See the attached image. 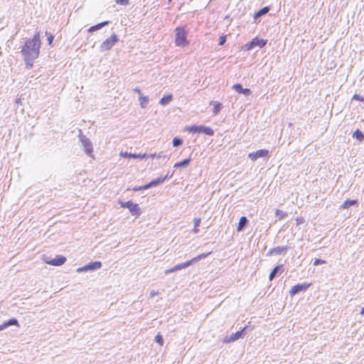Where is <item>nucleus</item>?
Returning <instances> with one entry per match:
<instances>
[{
	"instance_id": "f257e3e1",
	"label": "nucleus",
	"mask_w": 364,
	"mask_h": 364,
	"mask_svg": "<svg viewBox=\"0 0 364 364\" xmlns=\"http://www.w3.org/2000/svg\"><path fill=\"white\" fill-rule=\"evenodd\" d=\"M41 41L38 32L36 33L32 38L28 39L22 46L21 53L23 57H32L38 58L40 53Z\"/></svg>"
},
{
	"instance_id": "f03ea898",
	"label": "nucleus",
	"mask_w": 364,
	"mask_h": 364,
	"mask_svg": "<svg viewBox=\"0 0 364 364\" xmlns=\"http://www.w3.org/2000/svg\"><path fill=\"white\" fill-rule=\"evenodd\" d=\"M175 43L177 46L185 47L188 45V41L186 39L187 32L184 28L177 27L175 29Z\"/></svg>"
},
{
	"instance_id": "7ed1b4c3",
	"label": "nucleus",
	"mask_w": 364,
	"mask_h": 364,
	"mask_svg": "<svg viewBox=\"0 0 364 364\" xmlns=\"http://www.w3.org/2000/svg\"><path fill=\"white\" fill-rule=\"evenodd\" d=\"M80 132L79 140L84 149V151L88 156L94 158L92 155L93 146L92 141L85 135L82 134L81 131H80Z\"/></svg>"
},
{
	"instance_id": "20e7f679",
	"label": "nucleus",
	"mask_w": 364,
	"mask_h": 364,
	"mask_svg": "<svg viewBox=\"0 0 364 364\" xmlns=\"http://www.w3.org/2000/svg\"><path fill=\"white\" fill-rule=\"evenodd\" d=\"M119 204L122 208H128L130 213L132 215H134L136 217L141 215V209L137 203H133L132 200H128L126 202L120 201Z\"/></svg>"
},
{
	"instance_id": "39448f33",
	"label": "nucleus",
	"mask_w": 364,
	"mask_h": 364,
	"mask_svg": "<svg viewBox=\"0 0 364 364\" xmlns=\"http://www.w3.org/2000/svg\"><path fill=\"white\" fill-rule=\"evenodd\" d=\"M118 41V36L113 33L110 38H107L101 43L100 46V51L104 52L110 50Z\"/></svg>"
},
{
	"instance_id": "423d86ee",
	"label": "nucleus",
	"mask_w": 364,
	"mask_h": 364,
	"mask_svg": "<svg viewBox=\"0 0 364 364\" xmlns=\"http://www.w3.org/2000/svg\"><path fill=\"white\" fill-rule=\"evenodd\" d=\"M102 267V263L100 261H95L88 263L87 264L84 265L83 267H78L77 269V272L80 273L82 272H88L93 271L100 269Z\"/></svg>"
},
{
	"instance_id": "0eeeda50",
	"label": "nucleus",
	"mask_w": 364,
	"mask_h": 364,
	"mask_svg": "<svg viewBox=\"0 0 364 364\" xmlns=\"http://www.w3.org/2000/svg\"><path fill=\"white\" fill-rule=\"evenodd\" d=\"M267 40L256 37L245 45V48L247 50H251L256 46L262 48L267 44Z\"/></svg>"
},
{
	"instance_id": "6e6552de",
	"label": "nucleus",
	"mask_w": 364,
	"mask_h": 364,
	"mask_svg": "<svg viewBox=\"0 0 364 364\" xmlns=\"http://www.w3.org/2000/svg\"><path fill=\"white\" fill-rule=\"evenodd\" d=\"M66 257L63 255H57L55 258L50 259L49 257L45 259L46 263L53 266H60L66 262Z\"/></svg>"
},
{
	"instance_id": "1a4fd4ad",
	"label": "nucleus",
	"mask_w": 364,
	"mask_h": 364,
	"mask_svg": "<svg viewBox=\"0 0 364 364\" xmlns=\"http://www.w3.org/2000/svg\"><path fill=\"white\" fill-rule=\"evenodd\" d=\"M310 286L311 284L306 282L302 284H298L291 287V290L289 291V294L291 296H294L299 292L305 291Z\"/></svg>"
},
{
	"instance_id": "9d476101",
	"label": "nucleus",
	"mask_w": 364,
	"mask_h": 364,
	"mask_svg": "<svg viewBox=\"0 0 364 364\" xmlns=\"http://www.w3.org/2000/svg\"><path fill=\"white\" fill-rule=\"evenodd\" d=\"M269 154L267 149H259L248 154V158L252 161H256L259 158L266 157Z\"/></svg>"
},
{
	"instance_id": "9b49d317",
	"label": "nucleus",
	"mask_w": 364,
	"mask_h": 364,
	"mask_svg": "<svg viewBox=\"0 0 364 364\" xmlns=\"http://www.w3.org/2000/svg\"><path fill=\"white\" fill-rule=\"evenodd\" d=\"M245 328H244L243 329H242L240 331H238L235 333H232L230 336H226L224 338L223 342L224 343L234 342V341L242 338L245 336Z\"/></svg>"
},
{
	"instance_id": "f8f14e48",
	"label": "nucleus",
	"mask_w": 364,
	"mask_h": 364,
	"mask_svg": "<svg viewBox=\"0 0 364 364\" xmlns=\"http://www.w3.org/2000/svg\"><path fill=\"white\" fill-rule=\"evenodd\" d=\"M289 247L288 246H281L277 247L274 248H272L267 252V256H273V255H286Z\"/></svg>"
},
{
	"instance_id": "ddd939ff",
	"label": "nucleus",
	"mask_w": 364,
	"mask_h": 364,
	"mask_svg": "<svg viewBox=\"0 0 364 364\" xmlns=\"http://www.w3.org/2000/svg\"><path fill=\"white\" fill-rule=\"evenodd\" d=\"M192 264H193V260H188V261H187L186 262L176 264L173 267H172L171 269H166L165 271V274H168L170 273H172V272H176V271H179V270H181L182 269H185V268L189 267Z\"/></svg>"
},
{
	"instance_id": "4468645a",
	"label": "nucleus",
	"mask_w": 364,
	"mask_h": 364,
	"mask_svg": "<svg viewBox=\"0 0 364 364\" xmlns=\"http://www.w3.org/2000/svg\"><path fill=\"white\" fill-rule=\"evenodd\" d=\"M167 178H168V175H166L164 178L159 177V178H158L156 179L152 180L151 182L145 184L144 188H147L149 189L150 188L157 186L161 184L162 183H164V181Z\"/></svg>"
},
{
	"instance_id": "2eb2a0df",
	"label": "nucleus",
	"mask_w": 364,
	"mask_h": 364,
	"mask_svg": "<svg viewBox=\"0 0 364 364\" xmlns=\"http://www.w3.org/2000/svg\"><path fill=\"white\" fill-rule=\"evenodd\" d=\"M235 92L248 96L251 94V90L248 88H243L240 84H235L232 87Z\"/></svg>"
},
{
	"instance_id": "dca6fc26",
	"label": "nucleus",
	"mask_w": 364,
	"mask_h": 364,
	"mask_svg": "<svg viewBox=\"0 0 364 364\" xmlns=\"http://www.w3.org/2000/svg\"><path fill=\"white\" fill-rule=\"evenodd\" d=\"M10 326H18V321L16 318H12L8 320L7 321L4 322L1 325H0V331H3L8 328Z\"/></svg>"
},
{
	"instance_id": "f3484780",
	"label": "nucleus",
	"mask_w": 364,
	"mask_h": 364,
	"mask_svg": "<svg viewBox=\"0 0 364 364\" xmlns=\"http://www.w3.org/2000/svg\"><path fill=\"white\" fill-rule=\"evenodd\" d=\"M248 223V220L245 216H242L240 218L238 225L237 228V230L238 232L242 231L244 228L247 226Z\"/></svg>"
},
{
	"instance_id": "a211bd4d",
	"label": "nucleus",
	"mask_w": 364,
	"mask_h": 364,
	"mask_svg": "<svg viewBox=\"0 0 364 364\" xmlns=\"http://www.w3.org/2000/svg\"><path fill=\"white\" fill-rule=\"evenodd\" d=\"M270 10L269 6H264L262 9H259L258 11H257L254 15V18L257 20V18H260L261 16L265 15L267 14Z\"/></svg>"
},
{
	"instance_id": "6ab92c4d",
	"label": "nucleus",
	"mask_w": 364,
	"mask_h": 364,
	"mask_svg": "<svg viewBox=\"0 0 364 364\" xmlns=\"http://www.w3.org/2000/svg\"><path fill=\"white\" fill-rule=\"evenodd\" d=\"M109 23V21H103V22H101L100 23H97V24H96L95 26H92L90 27V28L88 29V32L89 33H92L94 31H96L102 28V27L108 25Z\"/></svg>"
},
{
	"instance_id": "aec40b11",
	"label": "nucleus",
	"mask_w": 364,
	"mask_h": 364,
	"mask_svg": "<svg viewBox=\"0 0 364 364\" xmlns=\"http://www.w3.org/2000/svg\"><path fill=\"white\" fill-rule=\"evenodd\" d=\"M282 267H283V265L282 264H279V265H277L272 270V272H270L269 274V279L270 281H272L276 276L277 274L282 272Z\"/></svg>"
},
{
	"instance_id": "412c9836",
	"label": "nucleus",
	"mask_w": 364,
	"mask_h": 364,
	"mask_svg": "<svg viewBox=\"0 0 364 364\" xmlns=\"http://www.w3.org/2000/svg\"><path fill=\"white\" fill-rule=\"evenodd\" d=\"M210 105H213V106H214L213 109V113L215 115L218 114L220 112V110L223 107L222 104L220 102H216V101H212L210 102Z\"/></svg>"
},
{
	"instance_id": "4be33fe9",
	"label": "nucleus",
	"mask_w": 364,
	"mask_h": 364,
	"mask_svg": "<svg viewBox=\"0 0 364 364\" xmlns=\"http://www.w3.org/2000/svg\"><path fill=\"white\" fill-rule=\"evenodd\" d=\"M358 205V200H346L344 201V203L341 205V208L342 209H346L352 205Z\"/></svg>"
},
{
	"instance_id": "5701e85b",
	"label": "nucleus",
	"mask_w": 364,
	"mask_h": 364,
	"mask_svg": "<svg viewBox=\"0 0 364 364\" xmlns=\"http://www.w3.org/2000/svg\"><path fill=\"white\" fill-rule=\"evenodd\" d=\"M173 99V96L172 95H164L159 101V103L163 105V106H166L168 104H169L171 102V101Z\"/></svg>"
},
{
	"instance_id": "b1692460",
	"label": "nucleus",
	"mask_w": 364,
	"mask_h": 364,
	"mask_svg": "<svg viewBox=\"0 0 364 364\" xmlns=\"http://www.w3.org/2000/svg\"><path fill=\"white\" fill-rule=\"evenodd\" d=\"M23 60H24V62L26 64V68L27 69H31L33 65L34 60L36 58H32V57H23Z\"/></svg>"
},
{
	"instance_id": "393cba45",
	"label": "nucleus",
	"mask_w": 364,
	"mask_h": 364,
	"mask_svg": "<svg viewBox=\"0 0 364 364\" xmlns=\"http://www.w3.org/2000/svg\"><path fill=\"white\" fill-rule=\"evenodd\" d=\"M201 128L202 125L198 126V125H193L191 127H188L186 128V130L189 132L190 133H201Z\"/></svg>"
},
{
	"instance_id": "a878e982",
	"label": "nucleus",
	"mask_w": 364,
	"mask_h": 364,
	"mask_svg": "<svg viewBox=\"0 0 364 364\" xmlns=\"http://www.w3.org/2000/svg\"><path fill=\"white\" fill-rule=\"evenodd\" d=\"M191 161V159L190 158L185 159L179 162L176 163L174 164V168L186 167L190 164Z\"/></svg>"
},
{
	"instance_id": "bb28decb",
	"label": "nucleus",
	"mask_w": 364,
	"mask_h": 364,
	"mask_svg": "<svg viewBox=\"0 0 364 364\" xmlns=\"http://www.w3.org/2000/svg\"><path fill=\"white\" fill-rule=\"evenodd\" d=\"M139 100L140 102V106L141 108L146 107L148 103H149V97L147 96H144L143 95H141L139 97Z\"/></svg>"
},
{
	"instance_id": "cd10ccee",
	"label": "nucleus",
	"mask_w": 364,
	"mask_h": 364,
	"mask_svg": "<svg viewBox=\"0 0 364 364\" xmlns=\"http://www.w3.org/2000/svg\"><path fill=\"white\" fill-rule=\"evenodd\" d=\"M124 156L129 157V158H134V159H146V154H127V152L124 154Z\"/></svg>"
},
{
	"instance_id": "c85d7f7f",
	"label": "nucleus",
	"mask_w": 364,
	"mask_h": 364,
	"mask_svg": "<svg viewBox=\"0 0 364 364\" xmlns=\"http://www.w3.org/2000/svg\"><path fill=\"white\" fill-rule=\"evenodd\" d=\"M353 137L356 139L357 140H358L359 141H363L364 140V134L363 133L359 130V129H356L353 134Z\"/></svg>"
},
{
	"instance_id": "c756f323",
	"label": "nucleus",
	"mask_w": 364,
	"mask_h": 364,
	"mask_svg": "<svg viewBox=\"0 0 364 364\" xmlns=\"http://www.w3.org/2000/svg\"><path fill=\"white\" fill-rule=\"evenodd\" d=\"M201 133H203L208 136H213L214 134V131L209 127L202 125Z\"/></svg>"
},
{
	"instance_id": "7c9ffc66",
	"label": "nucleus",
	"mask_w": 364,
	"mask_h": 364,
	"mask_svg": "<svg viewBox=\"0 0 364 364\" xmlns=\"http://www.w3.org/2000/svg\"><path fill=\"white\" fill-rule=\"evenodd\" d=\"M275 216L278 220H281L287 217V213L281 210L277 209L275 212Z\"/></svg>"
},
{
	"instance_id": "2f4dec72",
	"label": "nucleus",
	"mask_w": 364,
	"mask_h": 364,
	"mask_svg": "<svg viewBox=\"0 0 364 364\" xmlns=\"http://www.w3.org/2000/svg\"><path fill=\"white\" fill-rule=\"evenodd\" d=\"M183 144V140L178 137H174L173 139V146L174 147H178Z\"/></svg>"
},
{
	"instance_id": "473e14b6",
	"label": "nucleus",
	"mask_w": 364,
	"mask_h": 364,
	"mask_svg": "<svg viewBox=\"0 0 364 364\" xmlns=\"http://www.w3.org/2000/svg\"><path fill=\"white\" fill-rule=\"evenodd\" d=\"M155 341L159 343L160 346H163L164 344V339L161 335L159 333L157 334L155 337Z\"/></svg>"
},
{
	"instance_id": "72a5a7b5",
	"label": "nucleus",
	"mask_w": 364,
	"mask_h": 364,
	"mask_svg": "<svg viewBox=\"0 0 364 364\" xmlns=\"http://www.w3.org/2000/svg\"><path fill=\"white\" fill-rule=\"evenodd\" d=\"M161 157H164V156L162 155L161 153L159 154L158 155L156 154H149V155L146 154V159L147 158H151V159L157 158V159H159V158H161Z\"/></svg>"
},
{
	"instance_id": "f704fd0d",
	"label": "nucleus",
	"mask_w": 364,
	"mask_h": 364,
	"mask_svg": "<svg viewBox=\"0 0 364 364\" xmlns=\"http://www.w3.org/2000/svg\"><path fill=\"white\" fill-rule=\"evenodd\" d=\"M326 261H325V260H323L321 259H316L314 262V265L317 266V265L323 264H326Z\"/></svg>"
},
{
	"instance_id": "c9c22d12",
	"label": "nucleus",
	"mask_w": 364,
	"mask_h": 364,
	"mask_svg": "<svg viewBox=\"0 0 364 364\" xmlns=\"http://www.w3.org/2000/svg\"><path fill=\"white\" fill-rule=\"evenodd\" d=\"M208 255V254H201L200 255H198V257H194L193 259H192L191 260H193V263L195 262H197L203 258H205L206 256Z\"/></svg>"
},
{
	"instance_id": "e433bc0d",
	"label": "nucleus",
	"mask_w": 364,
	"mask_h": 364,
	"mask_svg": "<svg viewBox=\"0 0 364 364\" xmlns=\"http://www.w3.org/2000/svg\"><path fill=\"white\" fill-rule=\"evenodd\" d=\"M117 4L126 6L129 4V0H115Z\"/></svg>"
},
{
	"instance_id": "4c0bfd02",
	"label": "nucleus",
	"mask_w": 364,
	"mask_h": 364,
	"mask_svg": "<svg viewBox=\"0 0 364 364\" xmlns=\"http://www.w3.org/2000/svg\"><path fill=\"white\" fill-rule=\"evenodd\" d=\"M46 34L48 35V44L51 45L53 41L54 36L50 33L48 34V32H46Z\"/></svg>"
},
{
	"instance_id": "58836bf2",
	"label": "nucleus",
	"mask_w": 364,
	"mask_h": 364,
	"mask_svg": "<svg viewBox=\"0 0 364 364\" xmlns=\"http://www.w3.org/2000/svg\"><path fill=\"white\" fill-rule=\"evenodd\" d=\"M353 100H359V101H362V102L364 101V98L362 96L357 95V94H355L353 96Z\"/></svg>"
},
{
	"instance_id": "ea45409f",
	"label": "nucleus",
	"mask_w": 364,
	"mask_h": 364,
	"mask_svg": "<svg viewBox=\"0 0 364 364\" xmlns=\"http://www.w3.org/2000/svg\"><path fill=\"white\" fill-rule=\"evenodd\" d=\"M225 41H226V36H220L219 38V45L223 46L225 43Z\"/></svg>"
},
{
	"instance_id": "a19ab883",
	"label": "nucleus",
	"mask_w": 364,
	"mask_h": 364,
	"mask_svg": "<svg viewBox=\"0 0 364 364\" xmlns=\"http://www.w3.org/2000/svg\"><path fill=\"white\" fill-rule=\"evenodd\" d=\"M144 186L134 187L132 188V191H141V190H146V189H148L147 188H144Z\"/></svg>"
},
{
	"instance_id": "79ce46f5",
	"label": "nucleus",
	"mask_w": 364,
	"mask_h": 364,
	"mask_svg": "<svg viewBox=\"0 0 364 364\" xmlns=\"http://www.w3.org/2000/svg\"><path fill=\"white\" fill-rule=\"evenodd\" d=\"M200 224V218H195L194 219V226L195 228H198Z\"/></svg>"
},
{
	"instance_id": "37998d69",
	"label": "nucleus",
	"mask_w": 364,
	"mask_h": 364,
	"mask_svg": "<svg viewBox=\"0 0 364 364\" xmlns=\"http://www.w3.org/2000/svg\"><path fill=\"white\" fill-rule=\"evenodd\" d=\"M133 91L139 95L140 96L141 94V90L139 87H135Z\"/></svg>"
},
{
	"instance_id": "c03bdc74",
	"label": "nucleus",
	"mask_w": 364,
	"mask_h": 364,
	"mask_svg": "<svg viewBox=\"0 0 364 364\" xmlns=\"http://www.w3.org/2000/svg\"><path fill=\"white\" fill-rule=\"evenodd\" d=\"M156 294H157V292H155V291H154L151 292V297L154 296H155V295H156Z\"/></svg>"
},
{
	"instance_id": "a18cd8bd",
	"label": "nucleus",
	"mask_w": 364,
	"mask_h": 364,
	"mask_svg": "<svg viewBox=\"0 0 364 364\" xmlns=\"http://www.w3.org/2000/svg\"><path fill=\"white\" fill-rule=\"evenodd\" d=\"M360 314L364 315V307L362 308L360 311Z\"/></svg>"
},
{
	"instance_id": "49530a36",
	"label": "nucleus",
	"mask_w": 364,
	"mask_h": 364,
	"mask_svg": "<svg viewBox=\"0 0 364 364\" xmlns=\"http://www.w3.org/2000/svg\"><path fill=\"white\" fill-rule=\"evenodd\" d=\"M193 232H198V228H193Z\"/></svg>"
},
{
	"instance_id": "de8ad7c7",
	"label": "nucleus",
	"mask_w": 364,
	"mask_h": 364,
	"mask_svg": "<svg viewBox=\"0 0 364 364\" xmlns=\"http://www.w3.org/2000/svg\"><path fill=\"white\" fill-rule=\"evenodd\" d=\"M19 101H20V100H16V103H18V102H19Z\"/></svg>"
},
{
	"instance_id": "09e8293b",
	"label": "nucleus",
	"mask_w": 364,
	"mask_h": 364,
	"mask_svg": "<svg viewBox=\"0 0 364 364\" xmlns=\"http://www.w3.org/2000/svg\"><path fill=\"white\" fill-rule=\"evenodd\" d=\"M169 1H171L172 0H168Z\"/></svg>"
}]
</instances>
